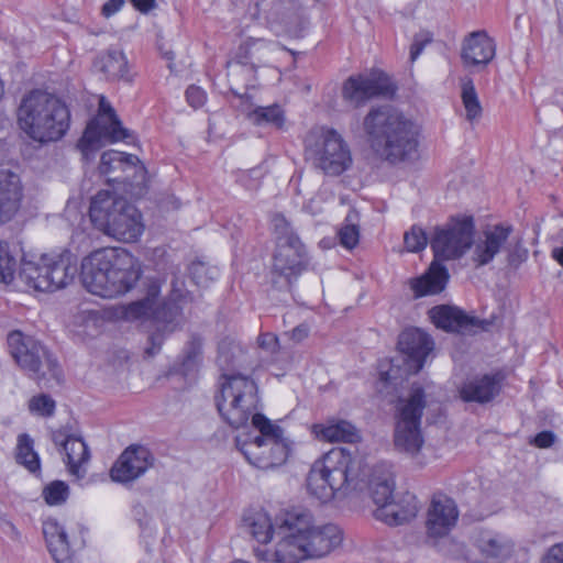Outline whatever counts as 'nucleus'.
<instances>
[{"instance_id":"obj_35","label":"nucleus","mask_w":563,"mask_h":563,"mask_svg":"<svg viewBox=\"0 0 563 563\" xmlns=\"http://www.w3.org/2000/svg\"><path fill=\"white\" fill-rule=\"evenodd\" d=\"M247 119L255 125H271L282 129L285 123V114L280 106L256 107L246 114Z\"/></svg>"},{"instance_id":"obj_3","label":"nucleus","mask_w":563,"mask_h":563,"mask_svg":"<svg viewBox=\"0 0 563 563\" xmlns=\"http://www.w3.org/2000/svg\"><path fill=\"white\" fill-rule=\"evenodd\" d=\"M277 539L272 549L255 548L256 558L275 563L322 559L342 544L343 532L334 523L316 525L306 509H291L278 521Z\"/></svg>"},{"instance_id":"obj_45","label":"nucleus","mask_w":563,"mask_h":563,"mask_svg":"<svg viewBox=\"0 0 563 563\" xmlns=\"http://www.w3.org/2000/svg\"><path fill=\"white\" fill-rule=\"evenodd\" d=\"M543 563H563V542L553 544L548 550Z\"/></svg>"},{"instance_id":"obj_4","label":"nucleus","mask_w":563,"mask_h":563,"mask_svg":"<svg viewBox=\"0 0 563 563\" xmlns=\"http://www.w3.org/2000/svg\"><path fill=\"white\" fill-rule=\"evenodd\" d=\"M363 130L369 147L382 161L398 164L417 152L416 124L390 104L372 107L363 119Z\"/></svg>"},{"instance_id":"obj_18","label":"nucleus","mask_w":563,"mask_h":563,"mask_svg":"<svg viewBox=\"0 0 563 563\" xmlns=\"http://www.w3.org/2000/svg\"><path fill=\"white\" fill-rule=\"evenodd\" d=\"M398 349L405 355V363L409 374H417L424 365L427 356L433 350V341L429 334L420 329H407L398 339Z\"/></svg>"},{"instance_id":"obj_26","label":"nucleus","mask_w":563,"mask_h":563,"mask_svg":"<svg viewBox=\"0 0 563 563\" xmlns=\"http://www.w3.org/2000/svg\"><path fill=\"white\" fill-rule=\"evenodd\" d=\"M43 533L54 560L57 563H64L69 554V543L64 527L56 519L48 518L43 522Z\"/></svg>"},{"instance_id":"obj_46","label":"nucleus","mask_w":563,"mask_h":563,"mask_svg":"<svg viewBox=\"0 0 563 563\" xmlns=\"http://www.w3.org/2000/svg\"><path fill=\"white\" fill-rule=\"evenodd\" d=\"M125 0H108L101 8L104 18H110L118 13L124 5Z\"/></svg>"},{"instance_id":"obj_54","label":"nucleus","mask_w":563,"mask_h":563,"mask_svg":"<svg viewBox=\"0 0 563 563\" xmlns=\"http://www.w3.org/2000/svg\"><path fill=\"white\" fill-rule=\"evenodd\" d=\"M205 271V266L202 264H198L196 266H194V274L198 273V272H202Z\"/></svg>"},{"instance_id":"obj_22","label":"nucleus","mask_w":563,"mask_h":563,"mask_svg":"<svg viewBox=\"0 0 563 563\" xmlns=\"http://www.w3.org/2000/svg\"><path fill=\"white\" fill-rule=\"evenodd\" d=\"M52 291L67 287L78 273L77 257L68 250L57 255H45Z\"/></svg>"},{"instance_id":"obj_32","label":"nucleus","mask_w":563,"mask_h":563,"mask_svg":"<svg viewBox=\"0 0 563 563\" xmlns=\"http://www.w3.org/2000/svg\"><path fill=\"white\" fill-rule=\"evenodd\" d=\"M301 5L295 0H275L266 11V20L272 24L288 26L300 19Z\"/></svg>"},{"instance_id":"obj_27","label":"nucleus","mask_w":563,"mask_h":563,"mask_svg":"<svg viewBox=\"0 0 563 563\" xmlns=\"http://www.w3.org/2000/svg\"><path fill=\"white\" fill-rule=\"evenodd\" d=\"M19 279L29 288L36 291H52V284L49 283V273L46 265L45 255L41 257L40 262H24L19 272Z\"/></svg>"},{"instance_id":"obj_8","label":"nucleus","mask_w":563,"mask_h":563,"mask_svg":"<svg viewBox=\"0 0 563 563\" xmlns=\"http://www.w3.org/2000/svg\"><path fill=\"white\" fill-rule=\"evenodd\" d=\"M89 217L99 231L125 243L136 242L145 229L141 212L109 190H101L91 199Z\"/></svg>"},{"instance_id":"obj_15","label":"nucleus","mask_w":563,"mask_h":563,"mask_svg":"<svg viewBox=\"0 0 563 563\" xmlns=\"http://www.w3.org/2000/svg\"><path fill=\"white\" fill-rule=\"evenodd\" d=\"M394 91L389 79L382 71L350 76L343 84L342 98L354 108L363 107L367 101Z\"/></svg>"},{"instance_id":"obj_16","label":"nucleus","mask_w":563,"mask_h":563,"mask_svg":"<svg viewBox=\"0 0 563 563\" xmlns=\"http://www.w3.org/2000/svg\"><path fill=\"white\" fill-rule=\"evenodd\" d=\"M154 462L150 450L142 445H131L125 449L110 471L112 481L130 483L142 476Z\"/></svg>"},{"instance_id":"obj_34","label":"nucleus","mask_w":563,"mask_h":563,"mask_svg":"<svg viewBox=\"0 0 563 563\" xmlns=\"http://www.w3.org/2000/svg\"><path fill=\"white\" fill-rule=\"evenodd\" d=\"M461 99L465 109L466 120L468 122L479 120L483 113V108L473 79L470 77H465L461 80Z\"/></svg>"},{"instance_id":"obj_50","label":"nucleus","mask_w":563,"mask_h":563,"mask_svg":"<svg viewBox=\"0 0 563 563\" xmlns=\"http://www.w3.org/2000/svg\"><path fill=\"white\" fill-rule=\"evenodd\" d=\"M308 333H309L308 327L305 324H300V325L294 328L290 332L286 333V335H288L296 343H299L308 336Z\"/></svg>"},{"instance_id":"obj_49","label":"nucleus","mask_w":563,"mask_h":563,"mask_svg":"<svg viewBox=\"0 0 563 563\" xmlns=\"http://www.w3.org/2000/svg\"><path fill=\"white\" fill-rule=\"evenodd\" d=\"M428 42H430V38H426V40H420L419 37L415 38V41L410 47V60L411 62H415L419 57V55L421 54V52L423 51V48Z\"/></svg>"},{"instance_id":"obj_44","label":"nucleus","mask_w":563,"mask_h":563,"mask_svg":"<svg viewBox=\"0 0 563 563\" xmlns=\"http://www.w3.org/2000/svg\"><path fill=\"white\" fill-rule=\"evenodd\" d=\"M206 92L200 87L189 86L186 90V99L195 109L202 107L206 102Z\"/></svg>"},{"instance_id":"obj_43","label":"nucleus","mask_w":563,"mask_h":563,"mask_svg":"<svg viewBox=\"0 0 563 563\" xmlns=\"http://www.w3.org/2000/svg\"><path fill=\"white\" fill-rule=\"evenodd\" d=\"M200 355V343L192 340L188 343L184 351V357L181 361V372L184 375H188L194 372L198 365Z\"/></svg>"},{"instance_id":"obj_38","label":"nucleus","mask_w":563,"mask_h":563,"mask_svg":"<svg viewBox=\"0 0 563 563\" xmlns=\"http://www.w3.org/2000/svg\"><path fill=\"white\" fill-rule=\"evenodd\" d=\"M272 228L276 235L278 244H290L301 242L298 235L295 233L289 221L280 213H275L272 217Z\"/></svg>"},{"instance_id":"obj_6","label":"nucleus","mask_w":563,"mask_h":563,"mask_svg":"<svg viewBox=\"0 0 563 563\" xmlns=\"http://www.w3.org/2000/svg\"><path fill=\"white\" fill-rule=\"evenodd\" d=\"M18 124L35 142H56L69 129L70 111L55 95L36 89L22 98L18 108Z\"/></svg>"},{"instance_id":"obj_2","label":"nucleus","mask_w":563,"mask_h":563,"mask_svg":"<svg viewBox=\"0 0 563 563\" xmlns=\"http://www.w3.org/2000/svg\"><path fill=\"white\" fill-rule=\"evenodd\" d=\"M219 386L216 405L222 419L238 429L252 417V424L261 433L250 441H242L240 437L235 439L236 448L246 461L261 470L283 465L290 454L291 443L278 424L262 413H253L258 401L255 382L241 374H223Z\"/></svg>"},{"instance_id":"obj_55","label":"nucleus","mask_w":563,"mask_h":563,"mask_svg":"<svg viewBox=\"0 0 563 563\" xmlns=\"http://www.w3.org/2000/svg\"><path fill=\"white\" fill-rule=\"evenodd\" d=\"M4 95V84L2 81V79L0 78V100L2 99Z\"/></svg>"},{"instance_id":"obj_24","label":"nucleus","mask_w":563,"mask_h":563,"mask_svg":"<svg viewBox=\"0 0 563 563\" xmlns=\"http://www.w3.org/2000/svg\"><path fill=\"white\" fill-rule=\"evenodd\" d=\"M283 516L284 512L276 518L274 525L267 512L257 510L246 515L243 525L249 534L265 545L272 540L274 533L277 536L278 521Z\"/></svg>"},{"instance_id":"obj_5","label":"nucleus","mask_w":563,"mask_h":563,"mask_svg":"<svg viewBox=\"0 0 563 563\" xmlns=\"http://www.w3.org/2000/svg\"><path fill=\"white\" fill-rule=\"evenodd\" d=\"M142 274L140 262L122 249H100L81 263L85 288L103 298H114L131 290Z\"/></svg>"},{"instance_id":"obj_12","label":"nucleus","mask_w":563,"mask_h":563,"mask_svg":"<svg viewBox=\"0 0 563 563\" xmlns=\"http://www.w3.org/2000/svg\"><path fill=\"white\" fill-rule=\"evenodd\" d=\"M159 294L161 282L156 278H147L144 298L130 303L124 311L129 320L150 319L158 324L157 331L150 336L151 346L145 351L150 356L159 351L164 333L174 331L175 321L179 314L178 306L170 301H162Z\"/></svg>"},{"instance_id":"obj_11","label":"nucleus","mask_w":563,"mask_h":563,"mask_svg":"<svg viewBox=\"0 0 563 563\" xmlns=\"http://www.w3.org/2000/svg\"><path fill=\"white\" fill-rule=\"evenodd\" d=\"M8 346L19 367L40 386L48 387L52 382L62 380L57 358L40 341L12 331L8 335Z\"/></svg>"},{"instance_id":"obj_31","label":"nucleus","mask_w":563,"mask_h":563,"mask_svg":"<svg viewBox=\"0 0 563 563\" xmlns=\"http://www.w3.org/2000/svg\"><path fill=\"white\" fill-rule=\"evenodd\" d=\"M319 437L329 442L355 443L361 440L358 430L349 421L339 420L329 422L327 426H316Z\"/></svg>"},{"instance_id":"obj_41","label":"nucleus","mask_w":563,"mask_h":563,"mask_svg":"<svg viewBox=\"0 0 563 563\" xmlns=\"http://www.w3.org/2000/svg\"><path fill=\"white\" fill-rule=\"evenodd\" d=\"M405 247L408 252H420L428 244V238L422 228L412 225L404 235Z\"/></svg>"},{"instance_id":"obj_13","label":"nucleus","mask_w":563,"mask_h":563,"mask_svg":"<svg viewBox=\"0 0 563 563\" xmlns=\"http://www.w3.org/2000/svg\"><path fill=\"white\" fill-rule=\"evenodd\" d=\"M426 407L424 390L412 385L408 398L399 400L396 415L394 443L398 451L417 454L422 444L421 417Z\"/></svg>"},{"instance_id":"obj_29","label":"nucleus","mask_w":563,"mask_h":563,"mask_svg":"<svg viewBox=\"0 0 563 563\" xmlns=\"http://www.w3.org/2000/svg\"><path fill=\"white\" fill-rule=\"evenodd\" d=\"M93 67L108 79L123 78L128 74L126 57L118 49H109L99 55L93 62Z\"/></svg>"},{"instance_id":"obj_51","label":"nucleus","mask_w":563,"mask_h":563,"mask_svg":"<svg viewBox=\"0 0 563 563\" xmlns=\"http://www.w3.org/2000/svg\"><path fill=\"white\" fill-rule=\"evenodd\" d=\"M133 4V7L142 12V13H148L151 10H153L156 7V0H130Z\"/></svg>"},{"instance_id":"obj_36","label":"nucleus","mask_w":563,"mask_h":563,"mask_svg":"<svg viewBox=\"0 0 563 563\" xmlns=\"http://www.w3.org/2000/svg\"><path fill=\"white\" fill-rule=\"evenodd\" d=\"M137 161L135 155L110 150L101 155L99 172L102 175H109L115 170H124L128 166H134Z\"/></svg>"},{"instance_id":"obj_42","label":"nucleus","mask_w":563,"mask_h":563,"mask_svg":"<svg viewBox=\"0 0 563 563\" xmlns=\"http://www.w3.org/2000/svg\"><path fill=\"white\" fill-rule=\"evenodd\" d=\"M29 409L40 416L51 417L55 411V401L51 396L41 394L30 399Z\"/></svg>"},{"instance_id":"obj_25","label":"nucleus","mask_w":563,"mask_h":563,"mask_svg":"<svg viewBox=\"0 0 563 563\" xmlns=\"http://www.w3.org/2000/svg\"><path fill=\"white\" fill-rule=\"evenodd\" d=\"M499 391L498 380L494 376L484 375L466 382L460 389V396L464 401L488 402Z\"/></svg>"},{"instance_id":"obj_17","label":"nucleus","mask_w":563,"mask_h":563,"mask_svg":"<svg viewBox=\"0 0 563 563\" xmlns=\"http://www.w3.org/2000/svg\"><path fill=\"white\" fill-rule=\"evenodd\" d=\"M308 264L305 246L301 242L278 244L274 255L273 276L283 277L280 288H290L296 278Z\"/></svg>"},{"instance_id":"obj_23","label":"nucleus","mask_w":563,"mask_h":563,"mask_svg":"<svg viewBox=\"0 0 563 563\" xmlns=\"http://www.w3.org/2000/svg\"><path fill=\"white\" fill-rule=\"evenodd\" d=\"M429 314L437 328L452 332L466 329L473 321L461 309L446 305L433 307Z\"/></svg>"},{"instance_id":"obj_53","label":"nucleus","mask_w":563,"mask_h":563,"mask_svg":"<svg viewBox=\"0 0 563 563\" xmlns=\"http://www.w3.org/2000/svg\"><path fill=\"white\" fill-rule=\"evenodd\" d=\"M551 256L563 267V246L554 247L551 252Z\"/></svg>"},{"instance_id":"obj_56","label":"nucleus","mask_w":563,"mask_h":563,"mask_svg":"<svg viewBox=\"0 0 563 563\" xmlns=\"http://www.w3.org/2000/svg\"><path fill=\"white\" fill-rule=\"evenodd\" d=\"M382 378H383L384 380H388V379H389V378H388V373H382Z\"/></svg>"},{"instance_id":"obj_10","label":"nucleus","mask_w":563,"mask_h":563,"mask_svg":"<svg viewBox=\"0 0 563 563\" xmlns=\"http://www.w3.org/2000/svg\"><path fill=\"white\" fill-rule=\"evenodd\" d=\"M307 159L314 169L329 177H339L353 165L351 148L334 129H312L305 139Z\"/></svg>"},{"instance_id":"obj_52","label":"nucleus","mask_w":563,"mask_h":563,"mask_svg":"<svg viewBox=\"0 0 563 563\" xmlns=\"http://www.w3.org/2000/svg\"><path fill=\"white\" fill-rule=\"evenodd\" d=\"M71 435L66 434L63 430H57L52 433V441L55 445L62 448V451L65 449V444L68 442Z\"/></svg>"},{"instance_id":"obj_7","label":"nucleus","mask_w":563,"mask_h":563,"mask_svg":"<svg viewBox=\"0 0 563 563\" xmlns=\"http://www.w3.org/2000/svg\"><path fill=\"white\" fill-rule=\"evenodd\" d=\"M356 461L345 448H335L317 460L307 476V489L322 503L360 488Z\"/></svg>"},{"instance_id":"obj_37","label":"nucleus","mask_w":563,"mask_h":563,"mask_svg":"<svg viewBox=\"0 0 563 563\" xmlns=\"http://www.w3.org/2000/svg\"><path fill=\"white\" fill-rule=\"evenodd\" d=\"M358 214L352 210L345 218V224L339 231V240L345 249H353L357 245L360 240V229L357 225Z\"/></svg>"},{"instance_id":"obj_21","label":"nucleus","mask_w":563,"mask_h":563,"mask_svg":"<svg viewBox=\"0 0 563 563\" xmlns=\"http://www.w3.org/2000/svg\"><path fill=\"white\" fill-rule=\"evenodd\" d=\"M496 45L485 31L472 32L463 42L462 59L465 65L486 66L495 56Z\"/></svg>"},{"instance_id":"obj_47","label":"nucleus","mask_w":563,"mask_h":563,"mask_svg":"<svg viewBox=\"0 0 563 563\" xmlns=\"http://www.w3.org/2000/svg\"><path fill=\"white\" fill-rule=\"evenodd\" d=\"M554 440H555V435L553 432L542 431L536 435L533 442L538 448L545 449V448H550L554 443Z\"/></svg>"},{"instance_id":"obj_14","label":"nucleus","mask_w":563,"mask_h":563,"mask_svg":"<svg viewBox=\"0 0 563 563\" xmlns=\"http://www.w3.org/2000/svg\"><path fill=\"white\" fill-rule=\"evenodd\" d=\"M130 139H132V132L122 125L108 100L100 97L98 114L87 124L77 147L81 152L82 158L89 161L106 144Z\"/></svg>"},{"instance_id":"obj_30","label":"nucleus","mask_w":563,"mask_h":563,"mask_svg":"<svg viewBox=\"0 0 563 563\" xmlns=\"http://www.w3.org/2000/svg\"><path fill=\"white\" fill-rule=\"evenodd\" d=\"M477 547L486 556L501 560L508 558L514 550V544L509 539L492 531L481 532Z\"/></svg>"},{"instance_id":"obj_28","label":"nucleus","mask_w":563,"mask_h":563,"mask_svg":"<svg viewBox=\"0 0 563 563\" xmlns=\"http://www.w3.org/2000/svg\"><path fill=\"white\" fill-rule=\"evenodd\" d=\"M65 455L64 462L67 464L68 471L71 475L81 478L85 476V471L81 470L90 459V453L87 444L81 438L70 437L63 450Z\"/></svg>"},{"instance_id":"obj_20","label":"nucleus","mask_w":563,"mask_h":563,"mask_svg":"<svg viewBox=\"0 0 563 563\" xmlns=\"http://www.w3.org/2000/svg\"><path fill=\"white\" fill-rule=\"evenodd\" d=\"M23 186L19 175L0 170V224L11 221L21 208Z\"/></svg>"},{"instance_id":"obj_9","label":"nucleus","mask_w":563,"mask_h":563,"mask_svg":"<svg viewBox=\"0 0 563 563\" xmlns=\"http://www.w3.org/2000/svg\"><path fill=\"white\" fill-rule=\"evenodd\" d=\"M367 488L377 508L373 515L389 526H399L413 519L419 509L415 495L406 493L400 500L393 499L395 479L393 466L386 462L375 465L369 474Z\"/></svg>"},{"instance_id":"obj_33","label":"nucleus","mask_w":563,"mask_h":563,"mask_svg":"<svg viewBox=\"0 0 563 563\" xmlns=\"http://www.w3.org/2000/svg\"><path fill=\"white\" fill-rule=\"evenodd\" d=\"M15 461L31 473H36L41 470L40 456L34 450V440L27 433L18 435Z\"/></svg>"},{"instance_id":"obj_40","label":"nucleus","mask_w":563,"mask_h":563,"mask_svg":"<svg viewBox=\"0 0 563 563\" xmlns=\"http://www.w3.org/2000/svg\"><path fill=\"white\" fill-rule=\"evenodd\" d=\"M16 260L10 254L7 243L0 242V282L10 284L14 278Z\"/></svg>"},{"instance_id":"obj_39","label":"nucleus","mask_w":563,"mask_h":563,"mask_svg":"<svg viewBox=\"0 0 563 563\" xmlns=\"http://www.w3.org/2000/svg\"><path fill=\"white\" fill-rule=\"evenodd\" d=\"M43 498L49 506L64 504L69 495V487L65 482L54 481L43 489Z\"/></svg>"},{"instance_id":"obj_48","label":"nucleus","mask_w":563,"mask_h":563,"mask_svg":"<svg viewBox=\"0 0 563 563\" xmlns=\"http://www.w3.org/2000/svg\"><path fill=\"white\" fill-rule=\"evenodd\" d=\"M258 343L263 349H267L271 352H275L278 344V338L273 333H264L260 335Z\"/></svg>"},{"instance_id":"obj_19","label":"nucleus","mask_w":563,"mask_h":563,"mask_svg":"<svg viewBox=\"0 0 563 563\" xmlns=\"http://www.w3.org/2000/svg\"><path fill=\"white\" fill-rule=\"evenodd\" d=\"M459 511L454 500L445 495L433 496L427 515V533L430 538H442L455 526Z\"/></svg>"},{"instance_id":"obj_57","label":"nucleus","mask_w":563,"mask_h":563,"mask_svg":"<svg viewBox=\"0 0 563 563\" xmlns=\"http://www.w3.org/2000/svg\"><path fill=\"white\" fill-rule=\"evenodd\" d=\"M273 284H274V285H277V284H278V282L275 279V277L273 278Z\"/></svg>"},{"instance_id":"obj_1","label":"nucleus","mask_w":563,"mask_h":563,"mask_svg":"<svg viewBox=\"0 0 563 563\" xmlns=\"http://www.w3.org/2000/svg\"><path fill=\"white\" fill-rule=\"evenodd\" d=\"M473 217H452L444 225L438 227L430 241L435 261L420 277L410 280L416 297L440 294L449 280L448 269L438 261L462 257L472 246L471 260L475 267L486 266L504 254L508 266L517 268L527 258L522 238L515 234L508 223L489 224L474 239Z\"/></svg>"}]
</instances>
